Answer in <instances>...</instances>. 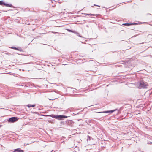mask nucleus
Listing matches in <instances>:
<instances>
[{
	"label": "nucleus",
	"mask_w": 152,
	"mask_h": 152,
	"mask_svg": "<svg viewBox=\"0 0 152 152\" xmlns=\"http://www.w3.org/2000/svg\"><path fill=\"white\" fill-rule=\"evenodd\" d=\"M17 119L16 117H13L11 118H9L8 121V122H10L13 123L17 121Z\"/></svg>",
	"instance_id": "3"
},
{
	"label": "nucleus",
	"mask_w": 152,
	"mask_h": 152,
	"mask_svg": "<svg viewBox=\"0 0 152 152\" xmlns=\"http://www.w3.org/2000/svg\"><path fill=\"white\" fill-rule=\"evenodd\" d=\"M0 5H4L6 6H7V4L4 3L2 1H0Z\"/></svg>",
	"instance_id": "7"
},
{
	"label": "nucleus",
	"mask_w": 152,
	"mask_h": 152,
	"mask_svg": "<svg viewBox=\"0 0 152 152\" xmlns=\"http://www.w3.org/2000/svg\"><path fill=\"white\" fill-rule=\"evenodd\" d=\"M53 116L52 117L56 119L59 120H61L64 118H66L67 117L63 115H52Z\"/></svg>",
	"instance_id": "2"
},
{
	"label": "nucleus",
	"mask_w": 152,
	"mask_h": 152,
	"mask_svg": "<svg viewBox=\"0 0 152 152\" xmlns=\"http://www.w3.org/2000/svg\"><path fill=\"white\" fill-rule=\"evenodd\" d=\"M69 32H74V33H75V32H74L73 31H72L71 30H68Z\"/></svg>",
	"instance_id": "11"
},
{
	"label": "nucleus",
	"mask_w": 152,
	"mask_h": 152,
	"mask_svg": "<svg viewBox=\"0 0 152 152\" xmlns=\"http://www.w3.org/2000/svg\"><path fill=\"white\" fill-rule=\"evenodd\" d=\"M136 23H124L123 24L125 26H129L130 25L136 24Z\"/></svg>",
	"instance_id": "6"
},
{
	"label": "nucleus",
	"mask_w": 152,
	"mask_h": 152,
	"mask_svg": "<svg viewBox=\"0 0 152 152\" xmlns=\"http://www.w3.org/2000/svg\"><path fill=\"white\" fill-rule=\"evenodd\" d=\"M89 15H92V14H88Z\"/></svg>",
	"instance_id": "13"
},
{
	"label": "nucleus",
	"mask_w": 152,
	"mask_h": 152,
	"mask_svg": "<svg viewBox=\"0 0 152 152\" xmlns=\"http://www.w3.org/2000/svg\"><path fill=\"white\" fill-rule=\"evenodd\" d=\"M94 6H98V7H100L99 6L97 5H96V4H94Z\"/></svg>",
	"instance_id": "12"
},
{
	"label": "nucleus",
	"mask_w": 152,
	"mask_h": 152,
	"mask_svg": "<svg viewBox=\"0 0 152 152\" xmlns=\"http://www.w3.org/2000/svg\"><path fill=\"white\" fill-rule=\"evenodd\" d=\"M13 49H15L16 50H19L18 49V48H12Z\"/></svg>",
	"instance_id": "9"
},
{
	"label": "nucleus",
	"mask_w": 152,
	"mask_h": 152,
	"mask_svg": "<svg viewBox=\"0 0 152 152\" xmlns=\"http://www.w3.org/2000/svg\"><path fill=\"white\" fill-rule=\"evenodd\" d=\"M27 106L28 107H34V106H35V105H31V104H28L27 105Z\"/></svg>",
	"instance_id": "8"
},
{
	"label": "nucleus",
	"mask_w": 152,
	"mask_h": 152,
	"mask_svg": "<svg viewBox=\"0 0 152 152\" xmlns=\"http://www.w3.org/2000/svg\"><path fill=\"white\" fill-rule=\"evenodd\" d=\"M75 33L77 35V36H79L80 37H81V36L79 35V34L78 33Z\"/></svg>",
	"instance_id": "10"
},
{
	"label": "nucleus",
	"mask_w": 152,
	"mask_h": 152,
	"mask_svg": "<svg viewBox=\"0 0 152 152\" xmlns=\"http://www.w3.org/2000/svg\"><path fill=\"white\" fill-rule=\"evenodd\" d=\"M115 110H113L110 111H104L103 112H102V113H113L114 111H115Z\"/></svg>",
	"instance_id": "5"
},
{
	"label": "nucleus",
	"mask_w": 152,
	"mask_h": 152,
	"mask_svg": "<svg viewBox=\"0 0 152 152\" xmlns=\"http://www.w3.org/2000/svg\"><path fill=\"white\" fill-rule=\"evenodd\" d=\"M147 86L148 85L146 83L141 81L139 83V88H146Z\"/></svg>",
	"instance_id": "1"
},
{
	"label": "nucleus",
	"mask_w": 152,
	"mask_h": 152,
	"mask_svg": "<svg viewBox=\"0 0 152 152\" xmlns=\"http://www.w3.org/2000/svg\"><path fill=\"white\" fill-rule=\"evenodd\" d=\"M1 127V126H0V127Z\"/></svg>",
	"instance_id": "14"
},
{
	"label": "nucleus",
	"mask_w": 152,
	"mask_h": 152,
	"mask_svg": "<svg viewBox=\"0 0 152 152\" xmlns=\"http://www.w3.org/2000/svg\"><path fill=\"white\" fill-rule=\"evenodd\" d=\"M24 151L21 150L20 148H18L15 149L13 152H23Z\"/></svg>",
	"instance_id": "4"
}]
</instances>
